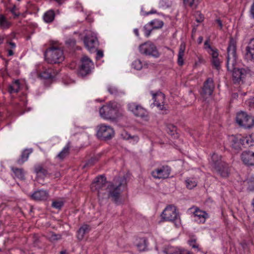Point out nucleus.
<instances>
[{
  "instance_id": "1",
  "label": "nucleus",
  "mask_w": 254,
  "mask_h": 254,
  "mask_svg": "<svg viewBox=\"0 0 254 254\" xmlns=\"http://www.w3.org/2000/svg\"><path fill=\"white\" fill-rule=\"evenodd\" d=\"M127 184L125 176L116 177L112 182L107 183L106 177L103 175L97 177L91 184V188L93 191H97L99 199L111 198L115 203L121 202L120 196Z\"/></svg>"
},
{
  "instance_id": "2",
  "label": "nucleus",
  "mask_w": 254,
  "mask_h": 254,
  "mask_svg": "<svg viewBox=\"0 0 254 254\" xmlns=\"http://www.w3.org/2000/svg\"><path fill=\"white\" fill-rule=\"evenodd\" d=\"M236 41L231 37L227 48L226 66L228 70L232 72V80L235 84L243 83L246 77L250 74L249 67L236 68L237 62Z\"/></svg>"
},
{
  "instance_id": "3",
  "label": "nucleus",
  "mask_w": 254,
  "mask_h": 254,
  "mask_svg": "<svg viewBox=\"0 0 254 254\" xmlns=\"http://www.w3.org/2000/svg\"><path fill=\"white\" fill-rule=\"evenodd\" d=\"M120 105L116 102H110L99 110L100 116L104 119L115 121L120 116Z\"/></svg>"
},
{
  "instance_id": "4",
  "label": "nucleus",
  "mask_w": 254,
  "mask_h": 254,
  "mask_svg": "<svg viewBox=\"0 0 254 254\" xmlns=\"http://www.w3.org/2000/svg\"><path fill=\"white\" fill-rule=\"evenodd\" d=\"M210 165L213 169L222 177L226 178L229 175L228 164L221 160V156L213 153L211 156Z\"/></svg>"
},
{
  "instance_id": "5",
  "label": "nucleus",
  "mask_w": 254,
  "mask_h": 254,
  "mask_svg": "<svg viewBox=\"0 0 254 254\" xmlns=\"http://www.w3.org/2000/svg\"><path fill=\"white\" fill-rule=\"evenodd\" d=\"M45 58L49 64H57L62 62L64 59L63 51L59 48L52 47L45 53Z\"/></svg>"
},
{
  "instance_id": "6",
  "label": "nucleus",
  "mask_w": 254,
  "mask_h": 254,
  "mask_svg": "<svg viewBox=\"0 0 254 254\" xmlns=\"http://www.w3.org/2000/svg\"><path fill=\"white\" fill-rule=\"evenodd\" d=\"M162 217L165 221L174 222L175 225L177 226L180 223V218L176 208L174 205L167 206L162 213Z\"/></svg>"
},
{
  "instance_id": "7",
  "label": "nucleus",
  "mask_w": 254,
  "mask_h": 254,
  "mask_svg": "<svg viewBox=\"0 0 254 254\" xmlns=\"http://www.w3.org/2000/svg\"><path fill=\"white\" fill-rule=\"evenodd\" d=\"M139 50L141 54L146 56L155 58H157L160 56V53L156 46L149 41L140 45L139 47Z\"/></svg>"
},
{
  "instance_id": "8",
  "label": "nucleus",
  "mask_w": 254,
  "mask_h": 254,
  "mask_svg": "<svg viewBox=\"0 0 254 254\" xmlns=\"http://www.w3.org/2000/svg\"><path fill=\"white\" fill-rule=\"evenodd\" d=\"M114 129L110 126L100 124L97 127L96 135L102 140L110 139L114 136Z\"/></svg>"
},
{
  "instance_id": "9",
  "label": "nucleus",
  "mask_w": 254,
  "mask_h": 254,
  "mask_svg": "<svg viewBox=\"0 0 254 254\" xmlns=\"http://www.w3.org/2000/svg\"><path fill=\"white\" fill-rule=\"evenodd\" d=\"M83 42L85 47L90 52L96 51L99 44L95 33L88 31L84 38Z\"/></svg>"
},
{
  "instance_id": "10",
  "label": "nucleus",
  "mask_w": 254,
  "mask_h": 254,
  "mask_svg": "<svg viewBox=\"0 0 254 254\" xmlns=\"http://www.w3.org/2000/svg\"><path fill=\"white\" fill-rule=\"evenodd\" d=\"M94 68L92 61L87 56H83L81 59V64L78 71V75L84 77L89 74L91 70Z\"/></svg>"
},
{
  "instance_id": "11",
  "label": "nucleus",
  "mask_w": 254,
  "mask_h": 254,
  "mask_svg": "<svg viewBox=\"0 0 254 254\" xmlns=\"http://www.w3.org/2000/svg\"><path fill=\"white\" fill-rule=\"evenodd\" d=\"M127 109L135 117L141 118L145 120H148V112L140 105L135 102L129 103L127 104Z\"/></svg>"
},
{
  "instance_id": "12",
  "label": "nucleus",
  "mask_w": 254,
  "mask_h": 254,
  "mask_svg": "<svg viewBox=\"0 0 254 254\" xmlns=\"http://www.w3.org/2000/svg\"><path fill=\"white\" fill-rule=\"evenodd\" d=\"M236 120L239 125L245 128H250L254 124V118L243 112L237 114Z\"/></svg>"
},
{
  "instance_id": "13",
  "label": "nucleus",
  "mask_w": 254,
  "mask_h": 254,
  "mask_svg": "<svg viewBox=\"0 0 254 254\" xmlns=\"http://www.w3.org/2000/svg\"><path fill=\"white\" fill-rule=\"evenodd\" d=\"M214 89L213 80L211 78H208L204 82L202 91L200 93L201 96L205 99L210 97Z\"/></svg>"
},
{
  "instance_id": "14",
  "label": "nucleus",
  "mask_w": 254,
  "mask_h": 254,
  "mask_svg": "<svg viewBox=\"0 0 254 254\" xmlns=\"http://www.w3.org/2000/svg\"><path fill=\"white\" fill-rule=\"evenodd\" d=\"M171 172V169L168 166H163L152 172V175L156 179L167 178Z\"/></svg>"
},
{
  "instance_id": "15",
  "label": "nucleus",
  "mask_w": 254,
  "mask_h": 254,
  "mask_svg": "<svg viewBox=\"0 0 254 254\" xmlns=\"http://www.w3.org/2000/svg\"><path fill=\"white\" fill-rule=\"evenodd\" d=\"M151 94L153 96L154 100L153 104L156 106L160 110H166V107L164 106L165 95L161 92L153 93L152 91Z\"/></svg>"
},
{
  "instance_id": "16",
  "label": "nucleus",
  "mask_w": 254,
  "mask_h": 254,
  "mask_svg": "<svg viewBox=\"0 0 254 254\" xmlns=\"http://www.w3.org/2000/svg\"><path fill=\"white\" fill-rule=\"evenodd\" d=\"M245 58L248 62H254V38L250 39L246 47Z\"/></svg>"
},
{
  "instance_id": "17",
  "label": "nucleus",
  "mask_w": 254,
  "mask_h": 254,
  "mask_svg": "<svg viewBox=\"0 0 254 254\" xmlns=\"http://www.w3.org/2000/svg\"><path fill=\"white\" fill-rule=\"evenodd\" d=\"M243 162L247 166H254V152L245 151L241 154Z\"/></svg>"
},
{
  "instance_id": "18",
  "label": "nucleus",
  "mask_w": 254,
  "mask_h": 254,
  "mask_svg": "<svg viewBox=\"0 0 254 254\" xmlns=\"http://www.w3.org/2000/svg\"><path fill=\"white\" fill-rule=\"evenodd\" d=\"M31 199L35 201H44L49 197V192L45 190H40L35 191L30 195Z\"/></svg>"
},
{
  "instance_id": "19",
  "label": "nucleus",
  "mask_w": 254,
  "mask_h": 254,
  "mask_svg": "<svg viewBox=\"0 0 254 254\" xmlns=\"http://www.w3.org/2000/svg\"><path fill=\"white\" fill-rule=\"evenodd\" d=\"M229 141L231 142V146L236 150L241 149L243 146V141L241 139V135H231L229 136Z\"/></svg>"
},
{
  "instance_id": "20",
  "label": "nucleus",
  "mask_w": 254,
  "mask_h": 254,
  "mask_svg": "<svg viewBox=\"0 0 254 254\" xmlns=\"http://www.w3.org/2000/svg\"><path fill=\"white\" fill-rule=\"evenodd\" d=\"M193 215L194 221L199 223H204L206 218L208 217V214L205 211H201L198 208H196Z\"/></svg>"
},
{
  "instance_id": "21",
  "label": "nucleus",
  "mask_w": 254,
  "mask_h": 254,
  "mask_svg": "<svg viewBox=\"0 0 254 254\" xmlns=\"http://www.w3.org/2000/svg\"><path fill=\"white\" fill-rule=\"evenodd\" d=\"M208 53L211 55V63L212 65L217 70L220 68V65L221 61L218 58V51H214L213 53H210L208 51Z\"/></svg>"
},
{
  "instance_id": "22",
  "label": "nucleus",
  "mask_w": 254,
  "mask_h": 254,
  "mask_svg": "<svg viewBox=\"0 0 254 254\" xmlns=\"http://www.w3.org/2000/svg\"><path fill=\"white\" fill-rule=\"evenodd\" d=\"M55 74V70L51 67L45 68L43 71L39 73L41 78L47 79L52 78Z\"/></svg>"
},
{
  "instance_id": "23",
  "label": "nucleus",
  "mask_w": 254,
  "mask_h": 254,
  "mask_svg": "<svg viewBox=\"0 0 254 254\" xmlns=\"http://www.w3.org/2000/svg\"><path fill=\"white\" fill-rule=\"evenodd\" d=\"M32 149H24L20 157L17 160V163L19 165L23 164L25 161L28 160L29 155L32 152Z\"/></svg>"
},
{
  "instance_id": "24",
  "label": "nucleus",
  "mask_w": 254,
  "mask_h": 254,
  "mask_svg": "<svg viewBox=\"0 0 254 254\" xmlns=\"http://www.w3.org/2000/svg\"><path fill=\"white\" fill-rule=\"evenodd\" d=\"M20 90V82L19 80H15L9 84L7 87V91L10 94L17 93Z\"/></svg>"
},
{
  "instance_id": "25",
  "label": "nucleus",
  "mask_w": 254,
  "mask_h": 254,
  "mask_svg": "<svg viewBox=\"0 0 254 254\" xmlns=\"http://www.w3.org/2000/svg\"><path fill=\"white\" fill-rule=\"evenodd\" d=\"M90 230V226L87 224L83 225L77 231V238L79 240H82L85 234Z\"/></svg>"
},
{
  "instance_id": "26",
  "label": "nucleus",
  "mask_w": 254,
  "mask_h": 254,
  "mask_svg": "<svg viewBox=\"0 0 254 254\" xmlns=\"http://www.w3.org/2000/svg\"><path fill=\"white\" fill-rule=\"evenodd\" d=\"M11 169L16 178L20 180H24L25 179V172L22 168L12 167Z\"/></svg>"
},
{
  "instance_id": "27",
  "label": "nucleus",
  "mask_w": 254,
  "mask_h": 254,
  "mask_svg": "<svg viewBox=\"0 0 254 254\" xmlns=\"http://www.w3.org/2000/svg\"><path fill=\"white\" fill-rule=\"evenodd\" d=\"M34 172L37 175L43 177H46L49 174L48 170L45 168L42 165L35 166Z\"/></svg>"
},
{
  "instance_id": "28",
  "label": "nucleus",
  "mask_w": 254,
  "mask_h": 254,
  "mask_svg": "<svg viewBox=\"0 0 254 254\" xmlns=\"http://www.w3.org/2000/svg\"><path fill=\"white\" fill-rule=\"evenodd\" d=\"M186 49V45L184 43H182L179 48V51L178 56V63L179 65L184 64L183 57L184 56L185 51Z\"/></svg>"
},
{
  "instance_id": "29",
  "label": "nucleus",
  "mask_w": 254,
  "mask_h": 254,
  "mask_svg": "<svg viewBox=\"0 0 254 254\" xmlns=\"http://www.w3.org/2000/svg\"><path fill=\"white\" fill-rule=\"evenodd\" d=\"M70 143L68 142L63 149L58 154L57 157L60 160H63L69 154Z\"/></svg>"
},
{
  "instance_id": "30",
  "label": "nucleus",
  "mask_w": 254,
  "mask_h": 254,
  "mask_svg": "<svg viewBox=\"0 0 254 254\" xmlns=\"http://www.w3.org/2000/svg\"><path fill=\"white\" fill-rule=\"evenodd\" d=\"M136 246L139 251H145L147 248V239L145 238H139Z\"/></svg>"
},
{
  "instance_id": "31",
  "label": "nucleus",
  "mask_w": 254,
  "mask_h": 254,
  "mask_svg": "<svg viewBox=\"0 0 254 254\" xmlns=\"http://www.w3.org/2000/svg\"><path fill=\"white\" fill-rule=\"evenodd\" d=\"M55 16V12L53 10H50L47 11L44 15V20L47 23L52 22Z\"/></svg>"
},
{
  "instance_id": "32",
  "label": "nucleus",
  "mask_w": 254,
  "mask_h": 254,
  "mask_svg": "<svg viewBox=\"0 0 254 254\" xmlns=\"http://www.w3.org/2000/svg\"><path fill=\"white\" fill-rule=\"evenodd\" d=\"M10 23L6 19L5 17L2 15H0V27L2 29H7L10 27Z\"/></svg>"
},
{
  "instance_id": "33",
  "label": "nucleus",
  "mask_w": 254,
  "mask_h": 254,
  "mask_svg": "<svg viewBox=\"0 0 254 254\" xmlns=\"http://www.w3.org/2000/svg\"><path fill=\"white\" fill-rule=\"evenodd\" d=\"M186 5L190 6L192 9H195L200 2L201 0H183Z\"/></svg>"
},
{
  "instance_id": "34",
  "label": "nucleus",
  "mask_w": 254,
  "mask_h": 254,
  "mask_svg": "<svg viewBox=\"0 0 254 254\" xmlns=\"http://www.w3.org/2000/svg\"><path fill=\"white\" fill-rule=\"evenodd\" d=\"M123 138L125 140H131L133 143L137 142L138 141V137L136 135L131 136L127 132H125L122 134Z\"/></svg>"
},
{
  "instance_id": "35",
  "label": "nucleus",
  "mask_w": 254,
  "mask_h": 254,
  "mask_svg": "<svg viewBox=\"0 0 254 254\" xmlns=\"http://www.w3.org/2000/svg\"><path fill=\"white\" fill-rule=\"evenodd\" d=\"M150 24H151L153 29H157L161 28L163 25L164 23L162 21L154 19L150 21Z\"/></svg>"
},
{
  "instance_id": "36",
  "label": "nucleus",
  "mask_w": 254,
  "mask_h": 254,
  "mask_svg": "<svg viewBox=\"0 0 254 254\" xmlns=\"http://www.w3.org/2000/svg\"><path fill=\"white\" fill-rule=\"evenodd\" d=\"M152 24H150V22L146 24L143 27V31L146 37H148L151 33V31L154 30Z\"/></svg>"
},
{
  "instance_id": "37",
  "label": "nucleus",
  "mask_w": 254,
  "mask_h": 254,
  "mask_svg": "<svg viewBox=\"0 0 254 254\" xmlns=\"http://www.w3.org/2000/svg\"><path fill=\"white\" fill-rule=\"evenodd\" d=\"M209 39L206 40L204 44V48L210 53H213L214 51H218L216 48H213L209 44Z\"/></svg>"
},
{
  "instance_id": "38",
  "label": "nucleus",
  "mask_w": 254,
  "mask_h": 254,
  "mask_svg": "<svg viewBox=\"0 0 254 254\" xmlns=\"http://www.w3.org/2000/svg\"><path fill=\"white\" fill-rule=\"evenodd\" d=\"M187 187L189 189H192L197 185V182L193 179H187L186 181Z\"/></svg>"
},
{
  "instance_id": "39",
  "label": "nucleus",
  "mask_w": 254,
  "mask_h": 254,
  "mask_svg": "<svg viewBox=\"0 0 254 254\" xmlns=\"http://www.w3.org/2000/svg\"><path fill=\"white\" fill-rule=\"evenodd\" d=\"M132 67L137 70H140L142 67V64L140 60H135L132 64Z\"/></svg>"
},
{
  "instance_id": "40",
  "label": "nucleus",
  "mask_w": 254,
  "mask_h": 254,
  "mask_svg": "<svg viewBox=\"0 0 254 254\" xmlns=\"http://www.w3.org/2000/svg\"><path fill=\"white\" fill-rule=\"evenodd\" d=\"M242 141H243V146L248 145L249 146H252L253 145L252 139L249 137H242L241 136Z\"/></svg>"
},
{
  "instance_id": "41",
  "label": "nucleus",
  "mask_w": 254,
  "mask_h": 254,
  "mask_svg": "<svg viewBox=\"0 0 254 254\" xmlns=\"http://www.w3.org/2000/svg\"><path fill=\"white\" fill-rule=\"evenodd\" d=\"M64 202L63 201H54L52 202V206L58 209H61L64 206Z\"/></svg>"
},
{
  "instance_id": "42",
  "label": "nucleus",
  "mask_w": 254,
  "mask_h": 254,
  "mask_svg": "<svg viewBox=\"0 0 254 254\" xmlns=\"http://www.w3.org/2000/svg\"><path fill=\"white\" fill-rule=\"evenodd\" d=\"M49 239L52 241H58L61 239V235L52 233L51 234Z\"/></svg>"
},
{
  "instance_id": "43",
  "label": "nucleus",
  "mask_w": 254,
  "mask_h": 254,
  "mask_svg": "<svg viewBox=\"0 0 254 254\" xmlns=\"http://www.w3.org/2000/svg\"><path fill=\"white\" fill-rule=\"evenodd\" d=\"M168 132L171 135H174L176 132V127L172 125H170L167 127Z\"/></svg>"
},
{
  "instance_id": "44",
  "label": "nucleus",
  "mask_w": 254,
  "mask_h": 254,
  "mask_svg": "<svg viewBox=\"0 0 254 254\" xmlns=\"http://www.w3.org/2000/svg\"><path fill=\"white\" fill-rule=\"evenodd\" d=\"M171 254H193L190 252L186 250H175Z\"/></svg>"
},
{
  "instance_id": "45",
  "label": "nucleus",
  "mask_w": 254,
  "mask_h": 254,
  "mask_svg": "<svg viewBox=\"0 0 254 254\" xmlns=\"http://www.w3.org/2000/svg\"><path fill=\"white\" fill-rule=\"evenodd\" d=\"M108 90L109 92L112 95H116L118 93V89L114 86H109L108 88Z\"/></svg>"
},
{
  "instance_id": "46",
  "label": "nucleus",
  "mask_w": 254,
  "mask_h": 254,
  "mask_svg": "<svg viewBox=\"0 0 254 254\" xmlns=\"http://www.w3.org/2000/svg\"><path fill=\"white\" fill-rule=\"evenodd\" d=\"M195 16H198V17H196V21L197 22L200 23L203 21L204 16L199 11L196 12Z\"/></svg>"
},
{
  "instance_id": "47",
  "label": "nucleus",
  "mask_w": 254,
  "mask_h": 254,
  "mask_svg": "<svg viewBox=\"0 0 254 254\" xmlns=\"http://www.w3.org/2000/svg\"><path fill=\"white\" fill-rule=\"evenodd\" d=\"M17 8L15 5H13L12 8H10V12L15 16L18 17L19 15L18 12H16Z\"/></svg>"
},
{
  "instance_id": "48",
  "label": "nucleus",
  "mask_w": 254,
  "mask_h": 254,
  "mask_svg": "<svg viewBox=\"0 0 254 254\" xmlns=\"http://www.w3.org/2000/svg\"><path fill=\"white\" fill-rule=\"evenodd\" d=\"M195 243H196V240L195 239H191L189 241L190 245L193 248H198V246L195 245Z\"/></svg>"
},
{
  "instance_id": "49",
  "label": "nucleus",
  "mask_w": 254,
  "mask_h": 254,
  "mask_svg": "<svg viewBox=\"0 0 254 254\" xmlns=\"http://www.w3.org/2000/svg\"><path fill=\"white\" fill-rule=\"evenodd\" d=\"M103 52L101 50H97V56H96V59L97 60L100 59L103 57Z\"/></svg>"
},
{
  "instance_id": "50",
  "label": "nucleus",
  "mask_w": 254,
  "mask_h": 254,
  "mask_svg": "<svg viewBox=\"0 0 254 254\" xmlns=\"http://www.w3.org/2000/svg\"><path fill=\"white\" fill-rule=\"evenodd\" d=\"M95 161V159L94 158H92L87 162V163L85 164L84 167H85L86 166H92V165L94 164Z\"/></svg>"
},
{
  "instance_id": "51",
  "label": "nucleus",
  "mask_w": 254,
  "mask_h": 254,
  "mask_svg": "<svg viewBox=\"0 0 254 254\" xmlns=\"http://www.w3.org/2000/svg\"><path fill=\"white\" fill-rule=\"evenodd\" d=\"M248 104L250 107L254 108V97L249 100Z\"/></svg>"
},
{
  "instance_id": "52",
  "label": "nucleus",
  "mask_w": 254,
  "mask_h": 254,
  "mask_svg": "<svg viewBox=\"0 0 254 254\" xmlns=\"http://www.w3.org/2000/svg\"><path fill=\"white\" fill-rule=\"evenodd\" d=\"M157 13V11L156 10H154V9H152L151 10H150L149 12H145L143 14V15L146 16V15H149V14H154V13Z\"/></svg>"
},
{
  "instance_id": "53",
  "label": "nucleus",
  "mask_w": 254,
  "mask_h": 254,
  "mask_svg": "<svg viewBox=\"0 0 254 254\" xmlns=\"http://www.w3.org/2000/svg\"><path fill=\"white\" fill-rule=\"evenodd\" d=\"M215 22L218 24L219 27L221 29L223 27V24H222L221 20L220 19H217L215 20Z\"/></svg>"
},
{
  "instance_id": "54",
  "label": "nucleus",
  "mask_w": 254,
  "mask_h": 254,
  "mask_svg": "<svg viewBox=\"0 0 254 254\" xmlns=\"http://www.w3.org/2000/svg\"><path fill=\"white\" fill-rule=\"evenodd\" d=\"M250 13L253 17L254 18V1L252 5L251 6Z\"/></svg>"
},
{
  "instance_id": "55",
  "label": "nucleus",
  "mask_w": 254,
  "mask_h": 254,
  "mask_svg": "<svg viewBox=\"0 0 254 254\" xmlns=\"http://www.w3.org/2000/svg\"><path fill=\"white\" fill-rule=\"evenodd\" d=\"M8 44H9V45H10V48H11V49H14V48L16 47V45H15V44L14 43H13V42H9V43H8Z\"/></svg>"
},
{
  "instance_id": "56",
  "label": "nucleus",
  "mask_w": 254,
  "mask_h": 254,
  "mask_svg": "<svg viewBox=\"0 0 254 254\" xmlns=\"http://www.w3.org/2000/svg\"><path fill=\"white\" fill-rule=\"evenodd\" d=\"M7 52H8V54H7L8 56H12L14 55V53L11 49L8 50Z\"/></svg>"
},
{
  "instance_id": "57",
  "label": "nucleus",
  "mask_w": 254,
  "mask_h": 254,
  "mask_svg": "<svg viewBox=\"0 0 254 254\" xmlns=\"http://www.w3.org/2000/svg\"><path fill=\"white\" fill-rule=\"evenodd\" d=\"M133 32L137 37L139 36V31H138V29H137V28L134 29L133 30Z\"/></svg>"
},
{
  "instance_id": "58",
  "label": "nucleus",
  "mask_w": 254,
  "mask_h": 254,
  "mask_svg": "<svg viewBox=\"0 0 254 254\" xmlns=\"http://www.w3.org/2000/svg\"><path fill=\"white\" fill-rule=\"evenodd\" d=\"M203 39V38L202 36L199 37L198 38V40H197L198 43L199 44H201L202 42Z\"/></svg>"
},
{
  "instance_id": "59",
  "label": "nucleus",
  "mask_w": 254,
  "mask_h": 254,
  "mask_svg": "<svg viewBox=\"0 0 254 254\" xmlns=\"http://www.w3.org/2000/svg\"><path fill=\"white\" fill-rule=\"evenodd\" d=\"M4 37L0 35V45L3 42Z\"/></svg>"
},
{
  "instance_id": "60",
  "label": "nucleus",
  "mask_w": 254,
  "mask_h": 254,
  "mask_svg": "<svg viewBox=\"0 0 254 254\" xmlns=\"http://www.w3.org/2000/svg\"><path fill=\"white\" fill-rule=\"evenodd\" d=\"M60 176V173L59 172L56 173L55 174V177H56V178H58V177H59Z\"/></svg>"
},
{
  "instance_id": "61",
  "label": "nucleus",
  "mask_w": 254,
  "mask_h": 254,
  "mask_svg": "<svg viewBox=\"0 0 254 254\" xmlns=\"http://www.w3.org/2000/svg\"><path fill=\"white\" fill-rule=\"evenodd\" d=\"M66 251H62L60 252V254H66Z\"/></svg>"
},
{
  "instance_id": "62",
  "label": "nucleus",
  "mask_w": 254,
  "mask_h": 254,
  "mask_svg": "<svg viewBox=\"0 0 254 254\" xmlns=\"http://www.w3.org/2000/svg\"><path fill=\"white\" fill-rule=\"evenodd\" d=\"M248 189H249L250 190H251V191H252V190H254V188H250V187H249L248 188Z\"/></svg>"
},
{
  "instance_id": "63",
  "label": "nucleus",
  "mask_w": 254,
  "mask_h": 254,
  "mask_svg": "<svg viewBox=\"0 0 254 254\" xmlns=\"http://www.w3.org/2000/svg\"><path fill=\"white\" fill-rule=\"evenodd\" d=\"M252 205H253V206L254 207V199L253 200Z\"/></svg>"
},
{
  "instance_id": "64",
  "label": "nucleus",
  "mask_w": 254,
  "mask_h": 254,
  "mask_svg": "<svg viewBox=\"0 0 254 254\" xmlns=\"http://www.w3.org/2000/svg\"><path fill=\"white\" fill-rule=\"evenodd\" d=\"M164 0H162V2H163V1H164Z\"/></svg>"
}]
</instances>
